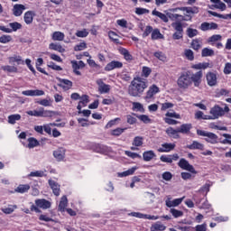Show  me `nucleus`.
I'll return each mask as SVG.
<instances>
[{
	"instance_id": "nucleus-64",
	"label": "nucleus",
	"mask_w": 231,
	"mask_h": 231,
	"mask_svg": "<svg viewBox=\"0 0 231 231\" xmlns=\"http://www.w3.org/2000/svg\"><path fill=\"white\" fill-rule=\"evenodd\" d=\"M196 231H207V223H203L202 225H197L195 226Z\"/></svg>"
},
{
	"instance_id": "nucleus-26",
	"label": "nucleus",
	"mask_w": 231,
	"mask_h": 231,
	"mask_svg": "<svg viewBox=\"0 0 231 231\" xmlns=\"http://www.w3.org/2000/svg\"><path fill=\"white\" fill-rule=\"evenodd\" d=\"M33 17H35V12L27 11L23 15L24 23L27 24H32L33 23Z\"/></svg>"
},
{
	"instance_id": "nucleus-30",
	"label": "nucleus",
	"mask_w": 231,
	"mask_h": 231,
	"mask_svg": "<svg viewBox=\"0 0 231 231\" xmlns=\"http://www.w3.org/2000/svg\"><path fill=\"white\" fill-rule=\"evenodd\" d=\"M211 3H214L213 8H217V10H221L222 12H225L226 10V5L223 3L221 0H210Z\"/></svg>"
},
{
	"instance_id": "nucleus-62",
	"label": "nucleus",
	"mask_w": 231,
	"mask_h": 231,
	"mask_svg": "<svg viewBox=\"0 0 231 231\" xmlns=\"http://www.w3.org/2000/svg\"><path fill=\"white\" fill-rule=\"evenodd\" d=\"M88 35H89V32L86 29H83L81 31H77L76 32V37L84 38V37H88Z\"/></svg>"
},
{
	"instance_id": "nucleus-45",
	"label": "nucleus",
	"mask_w": 231,
	"mask_h": 231,
	"mask_svg": "<svg viewBox=\"0 0 231 231\" xmlns=\"http://www.w3.org/2000/svg\"><path fill=\"white\" fill-rule=\"evenodd\" d=\"M126 129L127 128L117 127V128L114 129V130H111L110 134L112 136H120L123 133L125 132Z\"/></svg>"
},
{
	"instance_id": "nucleus-47",
	"label": "nucleus",
	"mask_w": 231,
	"mask_h": 231,
	"mask_svg": "<svg viewBox=\"0 0 231 231\" xmlns=\"http://www.w3.org/2000/svg\"><path fill=\"white\" fill-rule=\"evenodd\" d=\"M28 147L29 149H33V147H38V145H40L39 142L37 139L31 137L28 139Z\"/></svg>"
},
{
	"instance_id": "nucleus-32",
	"label": "nucleus",
	"mask_w": 231,
	"mask_h": 231,
	"mask_svg": "<svg viewBox=\"0 0 231 231\" xmlns=\"http://www.w3.org/2000/svg\"><path fill=\"white\" fill-rule=\"evenodd\" d=\"M1 69L5 71V73H19V69L11 65H4L1 67Z\"/></svg>"
},
{
	"instance_id": "nucleus-50",
	"label": "nucleus",
	"mask_w": 231,
	"mask_h": 231,
	"mask_svg": "<svg viewBox=\"0 0 231 231\" xmlns=\"http://www.w3.org/2000/svg\"><path fill=\"white\" fill-rule=\"evenodd\" d=\"M151 73H152V69L147 66H143V69H142V77H145V79H147L149 77V75H151Z\"/></svg>"
},
{
	"instance_id": "nucleus-9",
	"label": "nucleus",
	"mask_w": 231,
	"mask_h": 231,
	"mask_svg": "<svg viewBox=\"0 0 231 231\" xmlns=\"http://www.w3.org/2000/svg\"><path fill=\"white\" fill-rule=\"evenodd\" d=\"M178 165L180 169H182V171H188L189 172H191V174H198V171L196 169H194V166L189 163V161L184 158H181L179 161Z\"/></svg>"
},
{
	"instance_id": "nucleus-63",
	"label": "nucleus",
	"mask_w": 231,
	"mask_h": 231,
	"mask_svg": "<svg viewBox=\"0 0 231 231\" xmlns=\"http://www.w3.org/2000/svg\"><path fill=\"white\" fill-rule=\"evenodd\" d=\"M223 73H224V75H230L231 74V63L230 62H226L225 64Z\"/></svg>"
},
{
	"instance_id": "nucleus-41",
	"label": "nucleus",
	"mask_w": 231,
	"mask_h": 231,
	"mask_svg": "<svg viewBox=\"0 0 231 231\" xmlns=\"http://www.w3.org/2000/svg\"><path fill=\"white\" fill-rule=\"evenodd\" d=\"M132 145L134 147H142L143 145V137L142 136H135L132 143Z\"/></svg>"
},
{
	"instance_id": "nucleus-46",
	"label": "nucleus",
	"mask_w": 231,
	"mask_h": 231,
	"mask_svg": "<svg viewBox=\"0 0 231 231\" xmlns=\"http://www.w3.org/2000/svg\"><path fill=\"white\" fill-rule=\"evenodd\" d=\"M133 111H139L140 113H143L145 109L143 108V105L138 102H134L133 103Z\"/></svg>"
},
{
	"instance_id": "nucleus-7",
	"label": "nucleus",
	"mask_w": 231,
	"mask_h": 231,
	"mask_svg": "<svg viewBox=\"0 0 231 231\" xmlns=\"http://www.w3.org/2000/svg\"><path fill=\"white\" fill-rule=\"evenodd\" d=\"M171 27L175 30V32L172 34L173 41L183 39V23L181 22H173Z\"/></svg>"
},
{
	"instance_id": "nucleus-20",
	"label": "nucleus",
	"mask_w": 231,
	"mask_h": 231,
	"mask_svg": "<svg viewBox=\"0 0 231 231\" xmlns=\"http://www.w3.org/2000/svg\"><path fill=\"white\" fill-rule=\"evenodd\" d=\"M26 10V7L23 5L21 4H15L13 7V14L15 17H21L23 15V12Z\"/></svg>"
},
{
	"instance_id": "nucleus-28",
	"label": "nucleus",
	"mask_w": 231,
	"mask_h": 231,
	"mask_svg": "<svg viewBox=\"0 0 231 231\" xmlns=\"http://www.w3.org/2000/svg\"><path fill=\"white\" fill-rule=\"evenodd\" d=\"M154 158H156V153H154V151L149 150L143 152V159L144 162H151L152 160H154Z\"/></svg>"
},
{
	"instance_id": "nucleus-16",
	"label": "nucleus",
	"mask_w": 231,
	"mask_h": 231,
	"mask_svg": "<svg viewBox=\"0 0 231 231\" xmlns=\"http://www.w3.org/2000/svg\"><path fill=\"white\" fill-rule=\"evenodd\" d=\"M174 149H176V143H164L157 151L158 152H171V151H174Z\"/></svg>"
},
{
	"instance_id": "nucleus-3",
	"label": "nucleus",
	"mask_w": 231,
	"mask_h": 231,
	"mask_svg": "<svg viewBox=\"0 0 231 231\" xmlns=\"http://www.w3.org/2000/svg\"><path fill=\"white\" fill-rule=\"evenodd\" d=\"M230 108L228 106H226L224 108L219 106V105H215L211 107L209 111V116H206V118H209V120H217L220 116H224L225 113H229Z\"/></svg>"
},
{
	"instance_id": "nucleus-59",
	"label": "nucleus",
	"mask_w": 231,
	"mask_h": 231,
	"mask_svg": "<svg viewBox=\"0 0 231 231\" xmlns=\"http://www.w3.org/2000/svg\"><path fill=\"white\" fill-rule=\"evenodd\" d=\"M11 41H12V36L11 35L3 34L0 37L1 44H7V42H10Z\"/></svg>"
},
{
	"instance_id": "nucleus-12",
	"label": "nucleus",
	"mask_w": 231,
	"mask_h": 231,
	"mask_svg": "<svg viewBox=\"0 0 231 231\" xmlns=\"http://www.w3.org/2000/svg\"><path fill=\"white\" fill-rule=\"evenodd\" d=\"M124 68V63L118 60H112L105 67V71H113V69H120Z\"/></svg>"
},
{
	"instance_id": "nucleus-44",
	"label": "nucleus",
	"mask_w": 231,
	"mask_h": 231,
	"mask_svg": "<svg viewBox=\"0 0 231 231\" xmlns=\"http://www.w3.org/2000/svg\"><path fill=\"white\" fill-rule=\"evenodd\" d=\"M201 57H214V50L204 48L201 51Z\"/></svg>"
},
{
	"instance_id": "nucleus-31",
	"label": "nucleus",
	"mask_w": 231,
	"mask_h": 231,
	"mask_svg": "<svg viewBox=\"0 0 231 231\" xmlns=\"http://www.w3.org/2000/svg\"><path fill=\"white\" fill-rule=\"evenodd\" d=\"M178 129L179 133H181V134H189L190 129H192V124H182Z\"/></svg>"
},
{
	"instance_id": "nucleus-27",
	"label": "nucleus",
	"mask_w": 231,
	"mask_h": 231,
	"mask_svg": "<svg viewBox=\"0 0 231 231\" xmlns=\"http://www.w3.org/2000/svg\"><path fill=\"white\" fill-rule=\"evenodd\" d=\"M151 231H165L167 230V226L163 225L161 221H157L154 224L152 225Z\"/></svg>"
},
{
	"instance_id": "nucleus-58",
	"label": "nucleus",
	"mask_w": 231,
	"mask_h": 231,
	"mask_svg": "<svg viewBox=\"0 0 231 231\" xmlns=\"http://www.w3.org/2000/svg\"><path fill=\"white\" fill-rule=\"evenodd\" d=\"M221 39H222V36L220 34H214L208 38V42H210L212 46H214L213 42H217V41H221Z\"/></svg>"
},
{
	"instance_id": "nucleus-10",
	"label": "nucleus",
	"mask_w": 231,
	"mask_h": 231,
	"mask_svg": "<svg viewBox=\"0 0 231 231\" xmlns=\"http://www.w3.org/2000/svg\"><path fill=\"white\" fill-rule=\"evenodd\" d=\"M10 28H6V26L0 25V31L5 32V33H12V32H17V30H21L23 25L19 23V22L10 23Z\"/></svg>"
},
{
	"instance_id": "nucleus-13",
	"label": "nucleus",
	"mask_w": 231,
	"mask_h": 231,
	"mask_svg": "<svg viewBox=\"0 0 231 231\" xmlns=\"http://www.w3.org/2000/svg\"><path fill=\"white\" fill-rule=\"evenodd\" d=\"M71 64H72V69L75 75H78L79 77H80L82 73L79 69H83V68H86V63H84V61L82 60H79V61L72 60Z\"/></svg>"
},
{
	"instance_id": "nucleus-4",
	"label": "nucleus",
	"mask_w": 231,
	"mask_h": 231,
	"mask_svg": "<svg viewBox=\"0 0 231 231\" xmlns=\"http://www.w3.org/2000/svg\"><path fill=\"white\" fill-rule=\"evenodd\" d=\"M35 205L32 204L31 206V212H36V214H41V212H42L40 208H42V210L51 208V202L45 199H37L35 200Z\"/></svg>"
},
{
	"instance_id": "nucleus-54",
	"label": "nucleus",
	"mask_w": 231,
	"mask_h": 231,
	"mask_svg": "<svg viewBox=\"0 0 231 231\" xmlns=\"http://www.w3.org/2000/svg\"><path fill=\"white\" fill-rule=\"evenodd\" d=\"M79 98H80L79 104H81L83 107H86V106H88V104H89V96L83 95Z\"/></svg>"
},
{
	"instance_id": "nucleus-55",
	"label": "nucleus",
	"mask_w": 231,
	"mask_h": 231,
	"mask_svg": "<svg viewBox=\"0 0 231 231\" xmlns=\"http://www.w3.org/2000/svg\"><path fill=\"white\" fill-rule=\"evenodd\" d=\"M198 33H199L198 29H192V28L187 29V35H188V37H189V39L196 37V35H198Z\"/></svg>"
},
{
	"instance_id": "nucleus-60",
	"label": "nucleus",
	"mask_w": 231,
	"mask_h": 231,
	"mask_svg": "<svg viewBox=\"0 0 231 231\" xmlns=\"http://www.w3.org/2000/svg\"><path fill=\"white\" fill-rule=\"evenodd\" d=\"M170 212L173 217H181V216H183V211L178 210L176 208H171Z\"/></svg>"
},
{
	"instance_id": "nucleus-43",
	"label": "nucleus",
	"mask_w": 231,
	"mask_h": 231,
	"mask_svg": "<svg viewBox=\"0 0 231 231\" xmlns=\"http://www.w3.org/2000/svg\"><path fill=\"white\" fill-rule=\"evenodd\" d=\"M64 37L65 35L62 32L57 31L52 33V41H64Z\"/></svg>"
},
{
	"instance_id": "nucleus-48",
	"label": "nucleus",
	"mask_w": 231,
	"mask_h": 231,
	"mask_svg": "<svg viewBox=\"0 0 231 231\" xmlns=\"http://www.w3.org/2000/svg\"><path fill=\"white\" fill-rule=\"evenodd\" d=\"M18 120H21V115L15 114V115H11L8 116V123L9 124H15Z\"/></svg>"
},
{
	"instance_id": "nucleus-6",
	"label": "nucleus",
	"mask_w": 231,
	"mask_h": 231,
	"mask_svg": "<svg viewBox=\"0 0 231 231\" xmlns=\"http://www.w3.org/2000/svg\"><path fill=\"white\" fill-rule=\"evenodd\" d=\"M198 136H205V142L208 143H211L212 145H215V143H217V134L212 133V132H207L204 130H197Z\"/></svg>"
},
{
	"instance_id": "nucleus-36",
	"label": "nucleus",
	"mask_w": 231,
	"mask_h": 231,
	"mask_svg": "<svg viewBox=\"0 0 231 231\" xmlns=\"http://www.w3.org/2000/svg\"><path fill=\"white\" fill-rule=\"evenodd\" d=\"M15 190L19 194H24L30 190V184H20Z\"/></svg>"
},
{
	"instance_id": "nucleus-53",
	"label": "nucleus",
	"mask_w": 231,
	"mask_h": 231,
	"mask_svg": "<svg viewBox=\"0 0 231 231\" xmlns=\"http://www.w3.org/2000/svg\"><path fill=\"white\" fill-rule=\"evenodd\" d=\"M184 55L188 60H194V51L190 49H186L184 51Z\"/></svg>"
},
{
	"instance_id": "nucleus-40",
	"label": "nucleus",
	"mask_w": 231,
	"mask_h": 231,
	"mask_svg": "<svg viewBox=\"0 0 231 231\" xmlns=\"http://www.w3.org/2000/svg\"><path fill=\"white\" fill-rule=\"evenodd\" d=\"M191 48L195 50V51H199L201 50V41L199 39H194L191 41Z\"/></svg>"
},
{
	"instance_id": "nucleus-34",
	"label": "nucleus",
	"mask_w": 231,
	"mask_h": 231,
	"mask_svg": "<svg viewBox=\"0 0 231 231\" xmlns=\"http://www.w3.org/2000/svg\"><path fill=\"white\" fill-rule=\"evenodd\" d=\"M152 15H156V17H159V19L162 20L163 23H169V17H167V14L157 11L156 9H154L152 12Z\"/></svg>"
},
{
	"instance_id": "nucleus-19",
	"label": "nucleus",
	"mask_w": 231,
	"mask_h": 231,
	"mask_svg": "<svg viewBox=\"0 0 231 231\" xmlns=\"http://www.w3.org/2000/svg\"><path fill=\"white\" fill-rule=\"evenodd\" d=\"M60 83L58 84L59 88H62L64 91H68L73 88V82L69 79H60Z\"/></svg>"
},
{
	"instance_id": "nucleus-22",
	"label": "nucleus",
	"mask_w": 231,
	"mask_h": 231,
	"mask_svg": "<svg viewBox=\"0 0 231 231\" xmlns=\"http://www.w3.org/2000/svg\"><path fill=\"white\" fill-rule=\"evenodd\" d=\"M166 134L169 135L170 138H174L175 140H178L180 138V130L179 128L173 129L172 126H169L166 131Z\"/></svg>"
},
{
	"instance_id": "nucleus-61",
	"label": "nucleus",
	"mask_w": 231,
	"mask_h": 231,
	"mask_svg": "<svg viewBox=\"0 0 231 231\" xmlns=\"http://www.w3.org/2000/svg\"><path fill=\"white\" fill-rule=\"evenodd\" d=\"M183 11L186 12V14H198L199 12L198 7H183Z\"/></svg>"
},
{
	"instance_id": "nucleus-33",
	"label": "nucleus",
	"mask_w": 231,
	"mask_h": 231,
	"mask_svg": "<svg viewBox=\"0 0 231 231\" xmlns=\"http://www.w3.org/2000/svg\"><path fill=\"white\" fill-rule=\"evenodd\" d=\"M9 62L10 64H14V62H16L18 66H24V60H23V57L21 56L9 57Z\"/></svg>"
},
{
	"instance_id": "nucleus-42",
	"label": "nucleus",
	"mask_w": 231,
	"mask_h": 231,
	"mask_svg": "<svg viewBox=\"0 0 231 231\" xmlns=\"http://www.w3.org/2000/svg\"><path fill=\"white\" fill-rule=\"evenodd\" d=\"M158 39H163V34H162V32H160V29H154L152 32V40L158 41Z\"/></svg>"
},
{
	"instance_id": "nucleus-5",
	"label": "nucleus",
	"mask_w": 231,
	"mask_h": 231,
	"mask_svg": "<svg viewBox=\"0 0 231 231\" xmlns=\"http://www.w3.org/2000/svg\"><path fill=\"white\" fill-rule=\"evenodd\" d=\"M30 116H37L42 118H51L55 112L51 110H44V107H40L39 110H30L27 112Z\"/></svg>"
},
{
	"instance_id": "nucleus-52",
	"label": "nucleus",
	"mask_w": 231,
	"mask_h": 231,
	"mask_svg": "<svg viewBox=\"0 0 231 231\" xmlns=\"http://www.w3.org/2000/svg\"><path fill=\"white\" fill-rule=\"evenodd\" d=\"M151 11L147 8L143 7H136L135 8V14L136 15H145V14H150Z\"/></svg>"
},
{
	"instance_id": "nucleus-17",
	"label": "nucleus",
	"mask_w": 231,
	"mask_h": 231,
	"mask_svg": "<svg viewBox=\"0 0 231 231\" xmlns=\"http://www.w3.org/2000/svg\"><path fill=\"white\" fill-rule=\"evenodd\" d=\"M160 160L163 163H172V162H178V160H180V155H178V153L172 155H162Z\"/></svg>"
},
{
	"instance_id": "nucleus-35",
	"label": "nucleus",
	"mask_w": 231,
	"mask_h": 231,
	"mask_svg": "<svg viewBox=\"0 0 231 231\" xmlns=\"http://www.w3.org/2000/svg\"><path fill=\"white\" fill-rule=\"evenodd\" d=\"M208 68H210V63L208 62H199L197 64L191 65L192 69H208Z\"/></svg>"
},
{
	"instance_id": "nucleus-29",
	"label": "nucleus",
	"mask_w": 231,
	"mask_h": 231,
	"mask_svg": "<svg viewBox=\"0 0 231 231\" xmlns=\"http://www.w3.org/2000/svg\"><path fill=\"white\" fill-rule=\"evenodd\" d=\"M132 115L133 116H136V118L143 122V124H152V119H151V117H149L147 115H137L134 113H132Z\"/></svg>"
},
{
	"instance_id": "nucleus-21",
	"label": "nucleus",
	"mask_w": 231,
	"mask_h": 231,
	"mask_svg": "<svg viewBox=\"0 0 231 231\" xmlns=\"http://www.w3.org/2000/svg\"><path fill=\"white\" fill-rule=\"evenodd\" d=\"M186 147L190 151H205V145L198 141H193L191 144H188Z\"/></svg>"
},
{
	"instance_id": "nucleus-23",
	"label": "nucleus",
	"mask_w": 231,
	"mask_h": 231,
	"mask_svg": "<svg viewBox=\"0 0 231 231\" xmlns=\"http://www.w3.org/2000/svg\"><path fill=\"white\" fill-rule=\"evenodd\" d=\"M49 185L52 189L54 196H60V185L53 180H49Z\"/></svg>"
},
{
	"instance_id": "nucleus-25",
	"label": "nucleus",
	"mask_w": 231,
	"mask_h": 231,
	"mask_svg": "<svg viewBox=\"0 0 231 231\" xmlns=\"http://www.w3.org/2000/svg\"><path fill=\"white\" fill-rule=\"evenodd\" d=\"M66 207H68V197L64 195L60 199V201L58 206V210L60 212H66Z\"/></svg>"
},
{
	"instance_id": "nucleus-39",
	"label": "nucleus",
	"mask_w": 231,
	"mask_h": 231,
	"mask_svg": "<svg viewBox=\"0 0 231 231\" xmlns=\"http://www.w3.org/2000/svg\"><path fill=\"white\" fill-rule=\"evenodd\" d=\"M153 57H155V59H158V60H161L162 62H167V55H165V53H163L162 51L154 52Z\"/></svg>"
},
{
	"instance_id": "nucleus-37",
	"label": "nucleus",
	"mask_w": 231,
	"mask_h": 231,
	"mask_svg": "<svg viewBox=\"0 0 231 231\" xmlns=\"http://www.w3.org/2000/svg\"><path fill=\"white\" fill-rule=\"evenodd\" d=\"M92 149L95 151V152H106V145L100 144V143H94L92 144Z\"/></svg>"
},
{
	"instance_id": "nucleus-51",
	"label": "nucleus",
	"mask_w": 231,
	"mask_h": 231,
	"mask_svg": "<svg viewBox=\"0 0 231 231\" xmlns=\"http://www.w3.org/2000/svg\"><path fill=\"white\" fill-rule=\"evenodd\" d=\"M122 119L120 117H116L115 119L110 120L105 126V129H111L113 125H116L117 122H120Z\"/></svg>"
},
{
	"instance_id": "nucleus-8",
	"label": "nucleus",
	"mask_w": 231,
	"mask_h": 231,
	"mask_svg": "<svg viewBox=\"0 0 231 231\" xmlns=\"http://www.w3.org/2000/svg\"><path fill=\"white\" fill-rule=\"evenodd\" d=\"M157 93H160V88L154 84L150 86L144 97L145 102H152L154 100V96L157 95Z\"/></svg>"
},
{
	"instance_id": "nucleus-38",
	"label": "nucleus",
	"mask_w": 231,
	"mask_h": 231,
	"mask_svg": "<svg viewBox=\"0 0 231 231\" xmlns=\"http://www.w3.org/2000/svg\"><path fill=\"white\" fill-rule=\"evenodd\" d=\"M50 50H53L54 51H60V53H64L66 51L62 45L57 43H51L49 45Z\"/></svg>"
},
{
	"instance_id": "nucleus-57",
	"label": "nucleus",
	"mask_w": 231,
	"mask_h": 231,
	"mask_svg": "<svg viewBox=\"0 0 231 231\" xmlns=\"http://www.w3.org/2000/svg\"><path fill=\"white\" fill-rule=\"evenodd\" d=\"M136 171V167H132L131 169H128L125 171H123L121 173V176L124 178L125 176H133V174H134V172Z\"/></svg>"
},
{
	"instance_id": "nucleus-1",
	"label": "nucleus",
	"mask_w": 231,
	"mask_h": 231,
	"mask_svg": "<svg viewBox=\"0 0 231 231\" xmlns=\"http://www.w3.org/2000/svg\"><path fill=\"white\" fill-rule=\"evenodd\" d=\"M203 81V71L199 70L191 74L190 70L180 72L178 79L177 86L180 89H189L192 84L195 88H199Z\"/></svg>"
},
{
	"instance_id": "nucleus-49",
	"label": "nucleus",
	"mask_w": 231,
	"mask_h": 231,
	"mask_svg": "<svg viewBox=\"0 0 231 231\" xmlns=\"http://www.w3.org/2000/svg\"><path fill=\"white\" fill-rule=\"evenodd\" d=\"M208 115H205L202 111L199 110L195 113L196 120H210L209 118H206Z\"/></svg>"
},
{
	"instance_id": "nucleus-2",
	"label": "nucleus",
	"mask_w": 231,
	"mask_h": 231,
	"mask_svg": "<svg viewBox=\"0 0 231 231\" xmlns=\"http://www.w3.org/2000/svg\"><path fill=\"white\" fill-rule=\"evenodd\" d=\"M145 89H147V82L141 77H135L128 86V95L134 97H142Z\"/></svg>"
},
{
	"instance_id": "nucleus-11",
	"label": "nucleus",
	"mask_w": 231,
	"mask_h": 231,
	"mask_svg": "<svg viewBox=\"0 0 231 231\" xmlns=\"http://www.w3.org/2000/svg\"><path fill=\"white\" fill-rule=\"evenodd\" d=\"M96 84L98 86L100 95H104V93H109L111 91V85L106 84L102 79H97Z\"/></svg>"
},
{
	"instance_id": "nucleus-56",
	"label": "nucleus",
	"mask_w": 231,
	"mask_h": 231,
	"mask_svg": "<svg viewBox=\"0 0 231 231\" xmlns=\"http://www.w3.org/2000/svg\"><path fill=\"white\" fill-rule=\"evenodd\" d=\"M172 107H174V104L171 102L161 104V111H167V109H172Z\"/></svg>"
},
{
	"instance_id": "nucleus-18",
	"label": "nucleus",
	"mask_w": 231,
	"mask_h": 231,
	"mask_svg": "<svg viewBox=\"0 0 231 231\" xmlns=\"http://www.w3.org/2000/svg\"><path fill=\"white\" fill-rule=\"evenodd\" d=\"M53 156L57 162H62L66 158V150L62 147L58 148L53 152Z\"/></svg>"
},
{
	"instance_id": "nucleus-15",
	"label": "nucleus",
	"mask_w": 231,
	"mask_h": 231,
	"mask_svg": "<svg viewBox=\"0 0 231 231\" xmlns=\"http://www.w3.org/2000/svg\"><path fill=\"white\" fill-rule=\"evenodd\" d=\"M217 28H219V25H217V23L211 22H204L200 24L199 26V30H201V32H208L210 30H217Z\"/></svg>"
},
{
	"instance_id": "nucleus-14",
	"label": "nucleus",
	"mask_w": 231,
	"mask_h": 231,
	"mask_svg": "<svg viewBox=\"0 0 231 231\" xmlns=\"http://www.w3.org/2000/svg\"><path fill=\"white\" fill-rule=\"evenodd\" d=\"M206 80L208 82V86H210V88L216 86L217 84V74L208 71L206 74Z\"/></svg>"
},
{
	"instance_id": "nucleus-24",
	"label": "nucleus",
	"mask_w": 231,
	"mask_h": 231,
	"mask_svg": "<svg viewBox=\"0 0 231 231\" xmlns=\"http://www.w3.org/2000/svg\"><path fill=\"white\" fill-rule=\"evenodd\" d=\"M119 53H121L125 59V60H126V62H131L132 60H134V58L132 56L131 52H129V51L125 48H121L119 50Z\"/></svg>"
}]
</instances>
